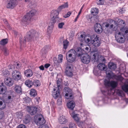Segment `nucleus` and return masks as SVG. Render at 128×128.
I'll return each mask as SVG.
<instances>
[{"label": "nucleus", "mask_w": 128, "mask_h": 128, "mask_svg": "<svg viewBox=\"0 0 128 128\" xmlns=\"http://www.w3.org/2000/svg\"><path fill=\"white\" fill-rule=\"evenodd\" d=\"M40 33L33 29L31 30L28 32L26 36L24 37L23 40L20 38V42L21 44H24L26 41L30 42L32 40H36V38L38 37Z\"/></svg>", "instance_id": "nucleus-1"}, {"label": "nucleus", "mask_w": 128, "mask_h": 128, "mask_svg": "<svg viewBox=\"0 0 128 128\" xmlns=\"http://www.w3.org/2000/svg\"><path fill=\"white\" fill-rule=\"evenodd\" d=\"M97 35H93L90 36L91 42L95 47H97L101 44V42Z\"/></svg>", "instance_id": "nucleus-2"}, {"label": "nucleus", "mask_w": 128, "mask_h": 128, "mask_svg": "<svg viewBox=\"0 0 128 128\" xmlns=\"http://www.w3.org/2000/svg\"><path fill=\"white\" fill-rule=\"evenodd\" d=\"M75 52V50H71L66 53V58L68 62H72L75 60L76 56L74 54Z\"/></svg>", "instance_id": "nucleus-3"}, {"label": "nucleus", "mask_w": 128, "mask_h": 128, "mask_svg": "<svg viewBox=\"0 0 128 128\" xmlns=\"http://www.w3.org/2000/svg\"><path fill=\"white\" fill-rule=\"evenodd\" d=\"M34 122L38 126H40L44 124L46 122V120L43 116L41 114L37 115L34 117Z\"/></svg>", "instance_id": "nucleus-4"}, {"label": "nucleus", "mask_w": 128, "mask_h": 128, "mask_svg": "<svg viewBox=\"0 0 128 128\" xmlns=\"http://www.w3.org/2000/svg\"><path fill=\"white\" fill-rule=\"evenodd\" d=\"M104 84L106 86H110L112 88H114L117 86L118 82L114 80L110 82L109 80H104Z\"/></svg>", "instance_id": "nucleus-5"}, {"label": "nucleus", "mask_w": 128, "mask_h": 128, "mask_svg": "<svg viewBox=\"0 0 128 128\" xmlns=\"http://www.w3.org/2000/svg\"><path fill=\"white\" fill-rule=\"evenodd\" d=\"M64 92L66 93L65 96L66 98L69 99H72L73 98V92L72 90L69 88L65 87L64 90Z\"/></svg>", "instance_id": "nucleus-6"}, {"label": "nucleus", "mask_w": 128, "mask_h": 128, "mask_svg": "<svg viewBox=\"0 0 128 128\" xmlns=\"http://www.w3.org/2000/svg\"><path fill=\"white\" fill-rule=\"evenodd\" d=\"M12 76L13 79L14 80L18 81L20 80L21 78V73L18 71L14 70L12 73Z\"/></svg>", "instance_id": "nucleus-7"}, {"label": "nucleus", "mask_w": 128, "mask_h": 128, "mask_svg": "<svg viewBox=\"0 0 128 128\" xmlns=\"http://www.w3.org/2000/svg\"><path fill=\"white\" fill-rule=\"evenodd\" d=\"M38 108L36 106H28L26 108V110L31 115H34L37 113Z\"/></svg>", "instance_id": "nucleus-8"}, {"label": "nucleus", "mask_w": 128, "mask_h": 128, "mask_svg": "<svg viewBox=\"0 0 128 128\" xmlns=\"http://www.w3.org/2000/svg\"><path fill=\"white\" fill-rule=\"evenodd\" d=\"M73 67L72 64L68 65L66 68V74L67 76H72V73Z\"/></svg>", "instance_id": "nucleus-9"}, {"label": "nucleus", "mask_w": 128, "mask_h": 128, "mask_svg": "<svg viewBox=\"0 0 128 128\" xmlns=\"http://www.w3.org/2000/svg\"><path fill=\"white\" fill-rule=\"evenodd\" d=\"M91 57L87 54H84L81 58L82 62L85 64H88L90 62Z\"/></svg>", "instance_id": "nucleus-10"}, {"label": "nucleus", "mask_w": 128, "mask_h": 128, "mask_svg": "<svg viewBox=\"0 0 128 128\" xmlns=\"http://www.w3.org/2000/svg\"><path fill=\"white\" fill-rule=\"evenodd\" d=\"M116 40L117 42L120 43H123L124 42V39L121 36V33L120 32L116 34L115 36Z\"/></svg>", "instance_id": "nucleus-11"}, {"label": "nucleus", "mask_w": 128, "mask_h": 128, "mask_svg": "<svg viewBox=\"0 0 128 128\" xmlns=\"http://www.w3.org/2000/svg\"><path fill=\"white\" fill-rule=\"evenodd\" d=\"M94 30L95 31L98 33L102 32V30L101 25L99 23H96L94 25Z\"/></svg>", "instance_id": "nucleus-12"}, {"label": "nucleus", "mask_w": 128, "mask_h": 128, "mask_svg": "<svg viewBox=\"0 0 128 128\" xmlns=\"http://www.w3.org/2000/svg\"><path fill=\"white\" fill-rule=\"evenodd\" d=\"M14 82V81L12 78L10 77L6 78L4 81L5 84L7 86L10 87L13 85Z\"/></svg>", "instance_id": "nucleus-13"}, {"label": "nucleus", "mask_w": 128, "mask_h": 128, "mask_svg": "<svg viewBox=\"0 0 128 128\" xmlns=\"http://www.w3.org/2000/svg\"><path fill=\"white\" fill-rule=\"evenodd\" d=\"M54 92L52 93V95L55 98H56L60 97V89L58 88H54Z\"/></svg>", "instance_id": "nucleus-14"}, {"label": "nucleus", "mask_w": 128, "mask_h": 128, "mask_svg": "<svg viewBox=\"0 0 128 128\" xmlns=\"http://www.w3.org/2000/svg\"><path fill=\"white\" fill-rule=\"evenodd\" d=\"M83 50L80 48H78L76 49L75 50V52H74V54L75 55H77L78 57L82 56L84 54L83 52Z\"/></svg>", "instance_id": "nucleus-15"}, {"label": "nucleus", "mask_w": 128, "mask_h": 128, "mask_svg": "<svg viewBox=\"0 0 128 128\" xmlns=\"http://www.w3.org/2000/svg\"><path fill=\"white\" fill-rule=\"evenodd\" d=\"M16 6L15 2L14 0H10L7 5L6 7L8 8L12 9Z\"/></svg>", "instance_id": "nucleus-16"}, {"label": "nucleus", "mask_w": 128, "mask_h": 128, "mask_svg": "<svg viewBox=\"0 0 128 128\" xmlns=\"http://www.w3.org/2000/svg\"><path fill=\"white\" fill-rule=\"evenodd\" d=\"M75 106V102L72 100H69L67 104L68 107L71 110H73Z\"/></svg>", "instance_id": "nucleus-17"}, {"label": "nucleus", "mask_w": 128, "mask_h": 128, "mask_svg": "<svg viewBox=\"0 0 128 128\" xmlns=\"http://www.w3.org/2000/svg\"><path fill=\"white\" fill-rule=\"evenodd\" d=\"M56 10H53L51 12L50 16L52 17L51 20H54V18L58 16L59 12Z\"/></svg>", "instance_id": "nucleus-18"}, {"label": "nucleus", "mask_w": 128, "mask_h": 128, "mask_svg": "<svg viewBox=\"0 0 128 128\" xmlns=\"http://www.w3.org/2000/svg\"><path fill=\"white\" fill-rule=\"evenodd\" d=\"M91 57L93 60H96V58L98 57L99 55L98 51L96 50L95 51L91 52L90 54Z\"/></svg>", "instance_id": "nucleus-19"}, {"label": "nucleus", "mask_w": 128, "mask_h": 128, "mask_svg": "<svg viewBox=\"0 0 128 128\" xmlns=\"http://www.w3.org/2000/svg\"><path fill=\"white\" fill-rule=\"evenodd\" d=\"M24 73L25 75L27 77L31 76L33 74L32 71L30 69L27 70L25 71Z\"/></svg>", "instance_id": "nucleus-20"}, {"label": "nucleus", "mask_w": 128, "mask_h": 128, "mask_svg": "<svg viewBox=\"0 0 128 128\" xmlns=\"http://www.w3.org/2000/svg\"><path fill=\"white\" fill-rule=\"evenodd\" d=\"M98 8H92L91 9V12L92 14L94 16L92 18H98L97 16H94L96 15L98 13Z\"/></svg>", "instance_id": "nucleus-21"}, {"label": "nucleus", "mask_w": 128, "mask_h": 128, "mask_svg": "<svg viewBox=\"0 0 128 128\" xmlns=\"http://www.w3.org/2000/svg\"><path fill=\"white\" fill-rule=\"evenodd\" d=\"M27 14L23 18L22 22H28L31 21L32 19Z\"/></svg>", "instance_id": "nucleus-22"}, {"label": "nucleus", "mask_w": 128, "mask_h": 128, "mask_svg": "<svg viewBox=\"0 0 128 128\" xmlns=\"http://www.w3.org/2000/svg\"><path fill=\"white\" fill-rule=\"evenodd\" d=\"M59 122L61 124H64L66 123L67 122L65 117L63 116L60 117L59 119Z\"/></svg>", "instance_id": "nucleus-23"}, {"label": "nucleus", "mask_w": 128, "mask_h": 128, "mask_svg": "<svg viewBox=\"0 0 128 128\" xmlns=\"http://www.w3.org/2000/svg\"><path fill=\"white\" fill-rule=\"evenodd\" d=\"M97 67L99 70H106V68L105 64L103 63L100 64L97 66Z\"/></svg>", "instance_id": "nucleus-24"}, {"label": "nucleus", "mask_w": 128, "mask_h": 128, "mask_svg": "<svg viewBox=\"0 0 128 128\" xmlns=\"http://www.w3.org/2000/svg\"><path fill=\"white\" fill-rule=\"evenodd\" d=\"M108 67L110 69L114 70L116 68V64L113 62L109 63L108 64Z\"/></svg>", "instance_id": "nucleus-25"}, {"label": "nucleus", "mask_w": 128, "mask_h": 128, "mask_svg": "<svg viewBox=\"0 0 128 128\" xmlns=\"http://www.w3.org/2000/svg\"><path fill=\"white\" fill-rule=\"evenodd\" d=\"M68 5L67 2H66L64 4L59 6L58 9V12H60L62 9L68 7Z\"/></svg>", "instance_id": "nucleus-26"}, {"label": "nucleus", "mask_w": 128, "mask_h": 128, "mask_svg": "<svg viewBox=\"0 0 128 128\" xmlns=\"http://www.w3.org/2000/svg\"><path fill=\"white\" fill-rule=\"evenodd\" d=\"M36 12V11L35 10H33L29 12L27 14L32 19V17L35 15Z\"/></svg>", "instance_id": "nucleus-27"}, {"label": "nucleus", "mask_w": 128, "mask_h": 128, "mask_svg": "<svg viewBox=\"0 0 128 128\" xmlns=\"http://www.w3.org/2000/svg\"><path fill=\"white\" fill-rule=\"evenodd\" d=\"M62 19L61 18H60L58 16L54 18V20H51L50 21V23H52L53 24H54L56 22H61Z\"/></svg>", "instance_id": "nucleus-28"}, {"label": "nucleus", "mask_w": 128, "mask_h": 128, "mask_svg": "<svg viewBox=\"0 0 128 128\" xmlns=\"http://www.w3.org/2000/svg\"><path fill=\"white\" fill-rule=\"evenodd\" d=\"M25 84L28 87L30 88L33 85V82L32 80H27L25 82Z\"/></svg>", "instance_id": "nucleus-29"}, {"label": "nucleus", "mask_w": 128, "mask_h": 128, "mask_svg": "<svg viewBox=\"0 0 128 128\" xmlns=\"http://www.w3.org/2000/svg\"><path fill=\"white\" fill-rule=\"evenodd\" d=\"M115 91L117 95L119 96L122 97L124 96V92L121 90H116Z\"/></svg>", "instance_id": "nucleus-30"}, {"label": "nucleus", "mask_w": 128, "mask_h": 128, "mask_svg": "<svg viewBox=\"0 0 128 128\" xmlns=\"http://www.w3.org/2000/svg\"><path fill=\"white\" fill-rule=\"evenodd\" d=\"M54 24H53L52 23H50H50L47 31L48 33L50 34L51 32L54 27Z\"/></svg>", "instance_id": "nucleus-31"}, {"label": "nucleus", "mask_w": 128, "mask_h": 128, "mask_svg": "<svg viewBox=\"0 0 128 128\" xmlns=\"http://www.w3.org/2000/svg\"><path fill=\"white\" fill-rule=\"evenodd\" d=\"M6 107V104L3 100L0 98V108L2 109Z\"/></svg>", "instance_id": "nucleus-32"}, {"label": "nucleus", "mask_w": 128, "mask_h": 128, "mask_svg": "<svg viewBox=\"0 0 128 128\" xmlns=\"http://www.w3.org/2000/svg\"><path fill=\"white\" fill-rule=\"evenodd\" d=\"M16 92L20 94L22 93V89L21 86H16L15 88Z\"/></svg>", "instance_id": "nucleus-33"}, {"label": "nucleus", "mask_w": 128, "mask_h": 128, "mask_svg": "<svg viewBox=\"0 0 128 128\" xmlns=\"http://www.w3.org/2000/svg\"><path fill=\"white\" fill-rule=\"evenodd\" d=\"M6 91V88L4 86H0V94H4Z\"/></svg>", "instance_id": "nucleus-34"}, {"label": "nucleus", "mask_w": 128, "mask_h": 128, "mask_svg": "<svg viewBox=\"0 0 128 128\" xmlns=\"http://www.w3.org/2000/svg\"><path fill=\"white\" fill-rule=\"evenodd\" d=\"M40 82L39 80H35L33 82V85L36 87L40 86Z\"/></svg>", "instance_id": "nucleus-35"}, {"label": "nucleus", "mask_w": 128, "mask_h": 128, "mask_svg": "<svg viewBox=\"0 0 128 128\" xmlns=\"http://www.w3.org/2000/svg\"><path fill=\"white\" fill-rule=\"evenodd\" d=\"M30 117L29 116L27 115L26 116L23 120L24 123L26 124L29 123L30 122Z\"/></svg>", "instance_id": "nucleus-36"}, {"label": "nucleus", "mask_w": 128, "mask_h": 128, "mask_svg": "<svg viewBox=\"0 0 128 128\" xmlns=\"http://www.w3.org/2000/svg\"><path fill=\"white\" fill-rule=\"evenodd\" d=\"M30 94L32 96L34 97L37 94V93L35 90L34 89H32L30 90Z\"/></svg>", "instance_id": "nucleus-37"}, {"label": "nucleus", "mask_w": 128, "mask_h": 128, "mask_svg": "<svg viewBox=\"0 0 128 128\" xmlns=\"http://www.w3.org/2000/svg\"><path fill=\"white\" fill-rule=\"evenodd\" d=\"M106 74L107 77L109 78H112V72L110 71H106Z\"/></svg>", "instance_id": "nucleus-38"}, {"label": "nucleus", "mask_w": 128, "mask_h": 128, "mask_svg": "<svg viewBox=\"0 0 128 128\" xmlns=\"http://www.w3.org/2000/svg\"><path fill=\"white\" fill-rule=\"evenodd\" d=\"M8 40L6 38L3 39L0 41V44L2 45H4L7 44Z\"/></svg>", "instance_id": "nucleus-39"}, {"label": "nucleus", "mask_w": 128, "mask_h": 128, "mask_svg": "<svg viewBox=\"0 0 128 128\" xmlns=\"http://www.w3.org/2000/svg\"><path fill=\"white\" fill-rule=\"evenodd\" d=\"M6 100V102L8 103H9L11 102L13 100V96L11 95H9L8 96V98Z\"/></svg>", "instance_id": "nucleus-40"}, {"label": "nucleus", "mask_w": 128, "mask_h": 128, "mask_svg": "<svg viewBox=\"0 0 128 128\" xmlns=\"http://www.w3.org/2000/svg\"><path fill=\"white\" fill-rule=\"evenodd\" d=\"M68 42L66 40H64L63 42V48L65 49L67 48L68 45Z\"/></svg>", "instance_id": "nucleus-41"}, {"label": "nucleus", "mask_w": 128, "mask_h": 128, "mask_svg": "<svg viewBox=\"0 0 128 128\" xmlns=\"http://www.w3.org/2000/svg\"><path fill=\"white\" fill-rule=\"evenodd\" d=\"M54 66H57L59 64L58 62V60H57L56 58L55 57L53 59Z\"/></svg>", "instance_id": "nucleus-42"}, {"label": "nucleus", "mask_w": 128, "mask_h": 128, "mask_svg": "<svg viewBox=\"0 0 128 128\" xmlns=\"http://www.w3.org/2000/svg\"><path fill=\"white\" fill-rule=\"evenodd\" d=\"M115 78L116 79L122 82L124 79V78L121 76H116Z\"/></svg>", "instance_id": "nucleus-43"}, {"label": "nucleus", "mask_w": 128, "mask_h": 128, "mask_svg": "<svg viewBox=\"0 0 128 128\" xmlns=\"http://www.w3.org/2000/svg\"><path fill=\"white\" fill-rule=\"evenodd\" d=\"M122 89L126 92H128V85H125L122 87Z\"/></svg>", "instance_id": "nucleus-44"}, {"label": "nucleus", "mask_w": 128, "mask_h": 128, "mask_svg": "<svg viewBox=\"0 0 128 128\" xmlns=\"http://www.w3.org/2000/svg\"><path fill=\"white\" fill-rule=\"evenodd\" d=\"M62 82V80L61 79H58L57 82V88H59L60 89V85Z\"/></svg>", "instance_id": "nucleus-45"}, {"label": "nucleus", "mask_w": 128, "mask_h": 128, "mask_svg": "<svg viewBox=\"0 0 128 128\" xmlns=\"http://www.w3.org/2000/svg\"><path fill=\"white\" fill-rule=\"evenodd\" d=\"M63 56L62 55L60 54L58 55V63H60L62 62V60Z\"/></svg>", "instance_id": "nucleus-46"}, {"label": "nucleus", "mask_w": 128, "mask_h": 128, "mask_svg": "<svg viewBox=\"0 0 128 128\" xmlns=\"http://www.w3.org/2000/svg\"><path fill=\"white\" fill-rule=\"evenodd\" d=\"M62 97L61 96L59 97L58 99L57 100V104L58 105H60L62 104Z\"/></svg>", "instance_id": "nucleus-47"}, {"label": "nucleus", "mask_w": 128, "mask_h": 128, "mask_svg": "<svg viewBox=\"0 0 128 128\" xmlns=\"http://www.w3.org/2000/svg\"><path fill=\"white\" fill-rule=\"evenodd\" d=\"M3 50L4 52V54L6 56L8 54V51L7 48L4 47Z\"/></svg>", "instance_id": "nucleus-48"}, {"label": "nucleus", "mask_w": 128, "mask_h": 128, "mask_svg": "<svg viewBox=\"0 0 128 128\" xmlns=\"http://www.w3.org/2000/svg\"><path fill=\"white\" fill-rule=\"evenodd\" d=\"M100 71L98 70H96V69H94V73L96 76L100 75Z\"/></svg>", "instance_id": "nucleus-49"}, {"label": "nucleus", "mask_w": 128, "mask_h": 128, "mask_svg": "<svg viewBox=\"0 0 128 128\" xmlns=\"http://www.w3.org/2000/svg\"><path fill=\"white\" fill-rule=\"evenodd\" d=\"M69 126L70 128H76V125L74 123H70Z\"/></svg>", "instance_id": "nucleus-50"}, {"label": "nucleus", "mask_w": 128, "mask_h": 128, "mask_svg": "<svg viewBox=\"0 0 128 128\" xmlns=\"http://www.w3.org/2000/svg\"><path fill=\"white\" fill-rule=\"evenodd\" d=\"M2 73L3 75L4 76H6L9 74V72L6 70H3L2 71Z\"/></svg>", "instance_id": "nucleus-51"}, {"label": "nucleus", "mask_w": 128, "mask_h": 128, "mask_svg": "<svg viewBox=\"0 0 128 128\" xmlns=\"http://www.w3.org/2000/svg\"><path fill=\"white\" fill-rule=\"evenodd\" d=\"M85 46L86 47L85 48V50L84 49L83 50V51H84L85 50L86 52V53H88L90 51V48L89 47V46H88V47H86V46Z\"/></svg>", "instance_id": "nucleus-52"}, {"label": "nucleus", "mask_w": 128, "mask_h": 128, "mask_svg": "<svg viewBox=\"0 0 128 128\" xmlns=\"http://www.w3.org/2000/svg\"><path fill=\"white\" fill-rule=\"evenodd\" d=\"M116 19L118 20L117 21L118 22L121 23L120 24H124V26L125 25V23L124 21L122 19H119L117 18H116Z\"/></svg>", "instance_id": "nucleus-53"}, {"label": "nucleus", "mask_w": 128, "mask_h": 128, "mask_svg": "<svg viewBox=\"0 0 128 128\" xmlns=\"http://www.w3.org/2000/svg\"><path fill=\"white\" fill-rule=\"evenodd\" d=\"M78 114H75L73 116H72L73 118L76 120L78 121L79 120V118L78 117Z\"/></svg>", "instance_id": "nucleus-54"}, {"label": "nucleus", "mask_w": 128, "mask_h": 128, "mask_svg": "<svg viewBox=\"0 0 128 128\" xmlns=\"http://www.w3.org/2000/svg\"><path fill=\"white\" fill-rule=\"evenodd\" d=\"M104 0H99L97 2V3L98 5H102L104 4Z\"/></svg>", "instance_id": "nucleus-55"}, {"label": "nucleus", "mask_w": 128, "mask_h": 128, "mask_svg": "<svg viewBox=\"0 0 128 128\" xmlns=\"http://www.w3.org/2000/svg\"><path fill=\"white\" fill-rule=\"evenodd\" d=\"M64 22H61L58 24V27L60 28H62L64 25Z\"/></svg>", "instance_id": "nucleus-56"}, {"label": "nucleus", "mask_w": 128, "mask_h": 128, "mask_svg": "<svg viewBox=\"0 0 128 128\" xmlns=\"http://www.w3.org/2000/svg\"><path fill=\"white\" fill-rule=\"evenodd\" d=\"M71 14V12H68L66 14L64 15V17L65 18L69 17Z\"/></svg>", "instance_id": "nucleus-57"}, {"label": "nucleus", "mask_w": 128, "mask_h": 128, "mask_svg": "<svg viewBox=\"0 0 128 128\" xmlns=\"http://www.w3.org/2000/svg\"><path fill=\"white\" fill-rule=\"evenodd\" d=\"M17 128H26V127L25 125L21 124L18 126Z\"/></svg>", "instance_id": "nucleus-58"}, {"label": "nucleus", "mask_w": 128, "mask_h": 128, "mask_svg": "<svg viewBox=\"0 0 128 128\" xmlns=\"http://www.w3.org/2000/svg\"><path fill=\"white\" fill-rule=\"evenodd\" d=\"M85 41L87 43H89L90 42H91V40L89 38H84Z\"/></svg>", "instance_id": "nucleus-59"}, {"label": "nucleus", "mask_w": 128, "mask_h": 128, "mask_svg": "<svg viewBox=\"0 0 128 128\" xmlns=\"http://www.w3.org/2000/svg\"><path fill=\"white\" fill-rule=\"evenodd\" d=\"M119 12L120 13L122 14L124 12V10L123 8H120L119 10Z\"/></svg>", "instance_id": "nucleus-60"}, {"label": "nucleus", "mask_w": 128, "mask_h": 128, "mask_svg": "<svg viewBox=\"0 0 128 128\" xmlns=\"http://www.w3.org/2000/svg\"><path fill=\"white\" fill-rule=\"evenodd\" d=\"M16 68L18 69H19L21 66V64L20 63H17L16 64Z\"/></svg>", "instance_id": "nucleus-61"}, {"label": "nucleus", "mask_w": 128, "mask_h": 128, "mask_svg": "<svg viewBox=\"0 0 128 128\" xmlns=\"http://www.w3.org/2000/svg\"><path fill=\"white\" fill-rule=\"evenodd\" d=\"M4 116V114L3 112L0 113V119H1Z\"/></svg>", "instance_id": "nucleus-62"}, {"label": "nucleus", "mask_w": 128, "mask_h": 128, "mask_svg": "<svg viewBox=\"0 0 128 128\" xmlns=\"http://www.w3.org/2000/svg\"><path fill=\"white\" fill-rule=\"evenodd\" d=\"M50 66V64H46L44 66L46 68H47Z\"/></svg>", "instance_id": "nucleus-63"}, {"label": "nucleus", "mask_w": 128, "mask_h": 128, "mask_svg": "<svg viewBox=\"0 0 128 128\" xmlns=\"http://www.w3.org/2000/svg\"><path fill=\"white\" fill-rule=\"evenodd\" d=\"M39 68L40 70H44V66L43 65H41L39 67Z\"/></svg>", "instance_id": "nucleus-64"}]
</instances>
